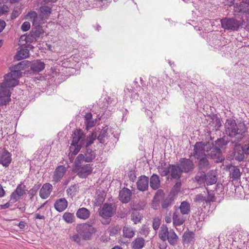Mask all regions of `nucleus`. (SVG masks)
<instances>
[{
    "mask_svg": "<svg viewBox=\"0 0 249 249\" xmlns=\"http://www.w3.org/2000/svg\"><path fill=\"white\" fill-rule=\"evenodd\" d=\"M145 240L142 237L136 238L131 244L132 249H142L144 245Z\"/></svg>",
    "mask_w": 249,
    "mask_h": 249,
    "instance_id": "obj_31",
    "label": "nucleus"
},
{
    "mask_svg": "<svg viewBox=\"0 0 249 249\" xmlns=\"http://www.w3.org/2000/svg\"><path fill=\"white\" fill-rule=\"evenodd\" d=\"M62 178V165L58 166L54 171L53 181L55 182L60 181Z\"/></svg>",
    "mask_w": 249,
    "mask_h": 249,
    "instance_id": "obj_33",
    "label": "nucleus"
},
{
    "mask_svg": "<svg viewBox=\"0 0 249 249\" xmlns=\"http://www.w3.org/2000/svg\"><path fill=\"white\" fill-rule=\"evenodd\" d=\"M30 28V23L29 22H28V21L24 22L21 26V29L22 31H23L24 32L27 31L28 30H29Z\"/></svg>",
    "mask_w": 249,
    "mask_h": 249,
    "instance_id": "obj_53",
    "label": "nucleus"
},
{
    "mask_svg": "<svg viewBox=\"0 0 249 249\" xmlns=\"http://www.w3.org/2000/svg\"><path fill=\"white\" fill-rule=\"evenodd\" d=\"M215 196L214 194L211 191H208V196L206 198V203L208 204L210 202H213L214 200Z\"/></svg>",
    "mask_w": 249,
    "mask_h": 249,
    "instance_id": "obj_50",
    "label": "nucleus"
},
{
    "mask_svg": "<svg viewBox=\"0 0 249 249\" xmlns=\"http://www.w3.org/2000/svg\"><path fill=\"white\" fill-rule=\"evenodd\" d=\"M231 147L233 148V158L241 161L244 159L245 153H249V146L245 145L244 146L241 144L234 142H231Z\"/></svg>",
    "mask_w": 249,
    "mask_h": 249,
    "instance_id": "obj_5",
    "label": "nucleus"
},
{
    "mask_svg": "<svg viewBox=\"0 0 249 249\" xmlns=\"http://www.w3.org/2000/svg\"><path fill=\"white\" fill-rule=\"evenodd\" d=\"M181 186V183L180 182H177L175 185L174 186L171 192L174 194L178 193L179 192L180 187Z\"/></svg>",
    "mask_w": 249,
    "mask_h": 249,
    "instance_id": "obj_52",
    "label": "nucleus"
},
{
    "mask_svg": "<svg viewBox=\"0 0 249 249\" xmlns=\"http://www.w3.org/2000/svg\"><path fill=\"white\" fill-rule=\"evenodd\" d=\"M108 130V127L106 126L101 130L100 134L97 137V139L100 143H104L106 141V139H107Z\"/></svg>",
    "mask_w": 249,
    "mask_h": 249,
    "instance_id": "obj_32",
    "label": "nucleus"
},
{
    "mask_svg": "<svg viewBox=\"0 0 249 249\" xmlns=\"http://www.w3.org/2000/svg\"><path fill=\"white\" fill-rule=\"evenodd\" d=\"M163 195V191H162V190H159L157 192L156 194V195H155V197H156L157 196H159V195L160 196H162Z\"/></svg>",
    "mask_w": 249,
    "mask_h": 249,
    "instance_id": "obj_62",
    "label": "nucleus"
},
{
    "mask_svg": "<svg viewBox=\"0 0 249 249\" xmlns=\"http://www.w3.org/2000/svg\"><path fill=\"white\" fill-rule=\"evenodd\" d=\"M76 230L85 240L90 239L92 235L96 231L95 228L87 223L78 225Z\"/></svg>",
    "mask_w": 249,
    "mask_h": 249,
    "instance_id": "obj_8",
    "label": "nucleus"
},
{
    "mask_svg": "<svg viewBox=\"0 0 249 249\" xmlns=\"http://www.w3.org/2000/svg\"><path fill=\"white\" fill-rule=\"evenodd\" d=\"M68 206V202L66 199L63 198V210Z\"/></svg>",
    "mask_w": 249,
    "mask_h": 249,
    "instance_id": "obj_63",
    "label": "nucleus"
},
{
    "mask_svg": "<svg viewBox=\"0 0 249 249\" xmlns=\"http://www.w3.org/2000/svg\"><path fill=\"white\" fill-rule=\"evenodd\" d=\"M205 173L203 172H200L195 176L196 181L200 185L205 184Z\"/></svg>",
    "mask_w": 249,
    "mask_h": 249,
    "instance_id": "obj_38",
    "label": "nucleus"
},
{
    "mask_svg": "<svg viewBox=\"0 0 249 249\" xmlns=\"http://www.w3.org/2000/svg\"><path fill=\"white\" fill-rule=\"evenodd\" d=\"M85 123L86 124V128L89 130L90 128L92 127L95 124V121L92 119V115L90 112L86 113L85 116Z\"/></svg>",
    "mask_w": 249,
    "mask_h": 249,
    "instance_id": "obj_29",
    "label": "nucleus"
},
{
    "mask_svg": "<svg viewBox=\"0 0 249 249\" xmlns=\"http://www.w3.org/2000/svg\"><path fill=\"white\" fill-rule=\"evenodd\" d=\"M185 217L179 213H175L173 215V223L174 226H177L181 225L185 221Z\"/></svg>",
    "mask_w": 249,
    "mask_h": 249,
    "instance_id": "obj_27",
    "label": "nucleus"
},
{
    "mask_svg": "<svg viewBox=\"0 0 249 249\" xmlns=\"http://www.w3.org/2000/svg\"><path fill=\"white\" fill-rule=\"evenodd\" d=\"M229 171L231 178L233 180H237L240 178L241 173L238 167L231 165L229 167Z\"/></svg>",
    "mask_w": 249,
    "mask_h": 249,
    "instance_id": "obj_26",
    "label": "nucleus"
},
{
    "mask_svg": "<svg viewBox=\"0 0 249 249\" xmlns=\"http://www.w3.org/2000/svg\"><path fill=\"white\" fill-rule=\"evenodd\" d=\"M84 161L77 163V159L74 161L75 167L77 171L78 176L81 178H86L91 174L93 170L92 165L90 164H83Z\"/></svg>",
    "mask_w": 249,
    "mask_h": 249,
    "instance_id": "obj_7",
    "label": "nucleus"
},
{
    "mask_svg": "<svg viewBox=\"0 0 249 249\" xmlns=\"http://www.w3.org/2000/svg\"><path fill=\"white\" fill-rule=\"evenodd\" d=\"M234 11L236 13H242L249 14V5L242 1L234 5Z\"/></svg>",
    "mask_w": 249,
    "mask_h": 249,
    "instance_id": "obj_18",
    "label": "nucleus"
},
{
    "mask_svg": "<svg viewBox=\"0 0 249 249\" xmlns=\"http://www.w3.org/2000/svg\"><path fill=\"white\" fill-rule=\"evenodd\" d=\"M211 152L209 154L210 156L212 159H216V161L218 160H221L223 159L221 158V150L219 148L213 147L210 149Z\"/></svg>",
    "mask_w": 249,
    "mask_h": 249,
    "instance_id": "obj_30",
    "label": "nucleus"
},
{
    "mask_svg": "<svg viewBox=\"0 0 249 249\" xmlns=\"http://www.w3.org/2000/svg\"><path fill=\"white\" fill-rule=\"evenodd\" d=\"M71 238H72V239L73 241H75V242H77V243L79 242H80V238H79V237L78 235V234H76L73 235L71 237Z\"/></svg>",
    "mask_w": 249,
    "mask_h": 249,
    "instance_id": "obj_56",
    "label": "nucleus"
},
{
    "mask_svg": "<svg viewBox=\"0 0 249 249\" xmlns=\"http://www.w3.org/2000/svg\"><path fill=\"white\" fill-rule=\"evenodd\" d=\"M179 209L182 215L187 214L190 211V205L186 201H183L181 203Z\"/></svg>",
    "mask_w": 249,
    "mask_h": 249,
    "instance_id": "obj_36",
    "label": "nucleus"
},
{
    "mask_svg": "<svg viewBox=\"0 0 249 249\" xmlns=\"http://www.w3.org/2000/svg\"><path fill=\"white\" fill-rule=\"evenodd\" d=\"M19 15V12L18 9H14L12 13H11V19H14L18 17Z\"/></svg>",
    "mask_w": 249,
    "mask_h": 249,
    "instance_id": "obj_54",
    "label": "nucleus"
},
{
    "mask_svg": "<svg viewBox=\"0 0 249 249\" xmlns=\"http://www.w3.org/2000/svg\"><path fill=\"white\" fill-rule=\"evenodd\" d=\"M159 238L163 241L167 240L172 246H175L178 244V237L173 229L168 230L165 225H162L159 233Z\"/></svg>",
    "mask_w": 249,
    "mask_h": 249,
    "instance_id": "obj_4",
    "label": "nucleus"
},
{
    "mask_svg": "<svg viewBox=\"0 0 249 249\" xmlns=\"http://www.w3.org/2000/svg\"><path fill=\"white\" fill-rule=\"evenodd\" d=\"M44 68L45 63L40 60L33 61L30 65V69L34 73H38L43 71Z\"/></svg>",
    "mask_w": 249,
    "mask_h": 249,
    "instance_id": "obj_20",
    "label": "nucleus"
},
{
    "mask_svg": "<svg viewBox=\"0 0 249 249\" xmlns=\"http://www.w3.org/2000/svg\"><path fill=\"white\" fill-rule=\"evenodd\" d=\"M35 219H44L45 216L44 215H41L38 213L35 214Z\"/></svg>",
    "mask_w": 249,
    "mask_h": 249,
    "instance_id": "obj_57",
    "label": "nucleus"
},
{
    "mask_svg": "<svg viewBox=\"0 0 249 249\" xmlns=\"http://www.w3.org/2000/svg\"><path fill=\"white\" fill-rule=\"evenodd\" d=\"M29 55V51L27 49L24 48L19 51L16 54L15 57L17 60H20L27 58Z\"/></svg>",
    "mask_w": 249,
    "mask_h": 249,
    "instance_id": "obj_34",
    "label": "nucleus"
},
{
    "mask_svg": "<svg viewBox=\"0 0 249 249\" xmlns=\"http://www.w3.org/2000/svg\"><path fill=\"white\" fill-rule=\"evenodd\" d=\"M160 181L159 176L153 174L150 178V186L153 190L158 189L160 186Z\"/></svg>",
    "mask_w": 249,
    "mask_h": 249,
    "instance_id": "obj_28",
    "label": "nucleus"
},
{
    "mask_svg": "<svg viewBox=\"0 0 249 249\" xmlns=\"http://www.w3.org/2000/svg\"><path fill=\"white\" fill-rule=\"evenodd\" d=\"M220 22L223 29L230 31H237L241 25L240 21L234 18H223Z\"/></svg>",
    "mask_w": 249,
    "mask_h": 249,
    "instance_id": "obj_9",
    "label": "nucleus"
},
{
    "mask_svg": "<svg viewBox=\"0 0 249 249\" xmlns=\"http://www.w3.org/2000/svg\"><path fill=\"white\" fill-rule=\"evenodd\" d=\"M40 184H36L34 185V186L32 188H31L28 192L29 196L30 197V199H32L33 197L36 195L37 192L39 190V189L40 187Z\"/></svg>",
    "mask_w": 249,
    "mask_h": 249,
    "instance_id": "obj_41",
    "label": "nucleus"
},
{
    "mask_svg": "<svg viewBox=\"0 0 249 249\" xmlns=\"http://www.w3.org/2000/svg\"><path fill=\"white\" fill-rule=\"evenodd\" d=\"M5 195V191L2 186L0 184V197H3Z\"/></svg>",
    "mask_w": 249,
    "mask_h": 249,
    "instance_id": "obj_58",
    "label": "nucleus"
},
{
    "mask_svg": "<svg viewBox=\"0 0 249 249\" xmlns=\"http://www.w3.org/2000/svg\"><path fill=\"white\" fill-rule=\"evenodd\" d=\"M173 198L172 196H169L167 197L162 203V207L164 209H166L171 206L173 202Z\"/></svg>",
    "mask_w": 249,
    "mask_h": 249,
    "instance_id": "obj_44",
    "label": "nucleus"
},
{
    "mask_svg": "<svg viewBox=\"0 0 249 249\" xmlns=\"http://www.w3.org/2000/svg\"><path fill=\"white\" fill-rule=\"evenodd\" d=\"M171 164L167 165L165 162H161L158 167L159 174L162 177L167 176L170 173Z\"/></svg>",
    "mask_w": 249,
    "mask_h": 249,
    "instance_id": "obj_24",
    "label": "nucleus"
},
{
    "mask_svg": "<svg viewBox=\"0 0 249 249\" xmlns=\"http://www.w3.org/2000/svg\"><path fill=\"white\" fill-rule=\"evenodd\" d=\"M27 16L32 20L33 24H35V22L37 18V14L35 11H31L28 13Z\"/></svg>",
    "mask_w": 249,
    "mask_h": 249,
    "instance_id": "obj_48",
    "label": "nucleus"
},
{
    "mask_svg": "<svg viewBox=\"0 0 249 249\" xmlns=\"http://www.w3.org/2000/svg\"><path fill=\"white\" fill-rule=\"evenodd\" d=\"M54 207L58 212H62V198H60L55 201L54 204Z\"/></svg>",
    "mask_w": 249,
    "mask_h": 249,
    "instance_id": "obj_45",
    "label": "nucleus"
},
{
    "mask_svg": "<svg viewBox=\"0 0 249 249\" xmlns=\"http://www.w3.org/2000/svg\"><path fill=\"white\" fill-rule=\"evenodd\" d=\"M53 190V186L49 183H45L40 188L39 196L42 199H46L50 195Z\"/></svg>",
    "mask_w": 249,
    "mask_h": 249,
    "instance_id": "obj_17",
    "label": "nucleus"
},
{
    "mask_svg": "<svg viewBox=\"0 0 249 249\" xmlns=\"http://www.w3.org/2000/svg\"><path fill=\"white\" fill-rule=\"evenodd\" d=\"M18 226L19 227V228L21 229H23L25 228V224L24 222L23 221H20L18 224Z\"/></svg>",
    "mask_w": 249,
    "mask_h": 249,
    "instance_id": "obj_60",
    "label": "nucleus"
},
{
    "mask_svg": "<svg viewBox=\"0 0 249 249\" xmlns=\"http://www.w3.org/2000/svg\"><path fill=\"white\" fill-rule=\"evenodd\" d=\"M77 217L81 219L86 220L88 219L90 215V211L86 208H79L76 212Z\"/></svg>",
    "mask_w": 249,
    "mask_h": 249,
    "instance_id": "obj_25",
    "label": "nucleus"
},
{
    "mask_svg": "<svg viewBox=\"0 0 249 249\" xmlns=\"http://www.w3.org/2000/svg\"><path fill=\"white\" fill-rule=\"evenodd\" d=\"M215 148H219V149L225 148V146L227 144L228 142L223 138L217 139L215 141Z\"/></svg>",
    "mask_w": 249,
    "mask_h": 249,
    "instance_id": "obj_40",
    "label": "nucleus"
},
{
    "mask_svg": "<svg viewBox=\"0 0 249 249\" xmlns=\"http://www.w3.org/2000/svg\"><path fill=\"white\" fill-rule=\"evenodd\" d=\"M96 132H92L90 135L86 137L81 129H75L72 134V142L70 147L69 159L73 160V156L76 155L83 147H87L93 143L96 138Z\"/></svg>",
    "mask_w": 249,
    "mask_h": 249,
    "instance_id": "obj_1",
    "label": "nucleus"
},
{
    "mask_svg": "<svg viewBox=\"0 0 249 249\" xmlns=\"http://www.w3.org/2000/svg\"><path fill=\"white\" fill-rule=\"evenodd\" d=\"M205 184L207 185H211L215 184L217 180L216 172L213 170H211L205 174Z\"/></svg>",
    "mask_w": 249,
    "mask_h": 249,
    "instance_id": "obj_23",
    "label": "nucleus"
},
{
    "mask_svg": "<svg viewBox=\"0 0 249 249\" xmlns=\"http://www.w3.org/2000/svg\"><path fill=\"white\" fill-rule=\"evenodd\" d=\"M208 151V144L204 145L202 142H197L194 145L193 156L196 159L205 157V151Z\"/></svg>",
    "mask_w": 249,
    "mask_h": 249,
    "instance_id": "obj_10",
    "label": "nucleus"
},
{
    "mask_svg": "<svg viewBox=\"0 0 249 249\" xmlns=\"http://www.w3.org/2000/svg\"><path fill=\"white\" fill-rule=\"evenodd\" d=\"M198 163V166L200 169H204L209 167V162L206 156L200 158Z\"/></svg>",
    "mask_w": 249,
    "mask_h": 249,
    "instance_id": "obj_39",
    "label": "nucleus"
},
{
    "mask_svg": "<svg viewBox=\"0 0 249 249\" xmlns=\"http://www.w3.org/2000/svg\"><path fill=\"white\" fill-rule=\"evenodd\" d=\"M16 86H10L4 81L0 86V106L6 105L11 101V93L9 88Z\"/></svg>",
    "mask_w": 249,
    "mask_h": 249,
    "instance_id": "obj_6",
    "label": "nucleus"
},
{
    "mask_svg": "<svg viewBox=\"0 0 249 249\" xmlns=\"http://www.w3.org/2000/svg\"><path fill=\"white\" fill-rule=\"evenodd\" d=\"M195 234L193 232L186 231L183 235V240L184 242L191 243L194 241Z\"/></svg>",
    "mask_w": 249,
    "mask_h": 249,
    "instance_id": "obj_35",
    "label": "nucleus"
},
{
    "mask_svg": "<svg viewBox=\"0 0 249 249\" xmlns=\"http://www.w3.org/2000/svg\"><path fill=\"white\" fill-rule=\"evenodd\" d=\"M5 22L4 20L0 19V33L3 31V30L5 27Z\"/></svg>",
    "mask_w": 249,
    "mask_h": 249,
    "instance_id": "obj_55",
    "label": "nucleus"
},
{
    "mask_svg": "<svg viewBox=\"0 0 249 249\" xmlns=\"http://www.w3.org/2000/svg\"><path fill=\"white\" fill-rule=\"evenodd\" d=\"M104 194L101 193L97 195L94 200V204L96 206H99L102 204L105 200Z\"/></svg>",
    "mask_w": 249,
    "mask_h": 249,
    "instance_id": "obj_42",
    "label": "nucleus"
},
{
    "mask_svg": "<svg viewBox=\"0 0 249 249\" xmlns=\"http://www.w3.org/2000/svg\"><path fill=\"white\" fill-rule=\"evenodd\" d=\"M9 10L8 6L0 3V15H3L7 13Z\"/></svg>",
    "mask_w": 249,
    "mask_h": 249,
    "instance_id": "obj_51",
    "label": "nucleus"
},
{
    "mask_svg": "<svg viewBox=\"0 0 249 249\" xmlns=\"http://www.w3.org/2000/svg\"><path fill=\"white\" fill-rule=\"evenodd\" d=\"M114 210L111 205L105 204L102 209L99 211V215L104 218L107 219L111 217Z\"/></svg>",
    "mask_w": 249,
    "mask_h": 249,
    "instance_id": "obj_15",
    "label": "nucleus"
},
{
    "mask_svg": "<svg viewBox=\"0 0 249 249\" xmlns=\"http://www.w3.org/2000/svg\"><path fill=\"white\" fill-rule=\"evenodd\" d=\"M11 206L9 202H7L3 205H1L0 207L2 209H6L9 207Z\"/></svg>",
    "mask_w": 249,
    "mask_h": 249,
    "instance_id": "obj_59",
    "label": "nucleus"
},
{
    "mask_svg": "<svg viewBox=\"0 0 249 249\" xmlns=\"http://www.w3.org/2000/svg\"><path fill=\"white\" fill-rule=\"evenodd\" d=\"M41 13L44 15H48L51 13V8L48 6H42L40 7Z\"/></svg>",
    "mask_w": 249,
    "mask_h": 249,
    "instance_id": "obj_47",
    "label": "nucleus"
},
{
    "mask_svg": "<svg viewBox=\"0 0 249 249\" xmlns=\"http://www.w3.org/2000/svg\"><path fill=\"white\" fill-rule=\"evenodd\" d=\"M63 219L66 222L69 223H71L74 221L75 216L73 213H65L63 214Z\"/></svg>",
    "mask_w": 249,
    "mask_h": 249,
    "instance_id": "obj_43",
    "label": "nucleus"
},
{
    "mask_svg": "<svg viewBox=\"0 0 249 249\" xmlns=\"http://www.w3.org/2000/svg\"><path fill=\"white\" fill-rule=\"evenodd\" d=\"M226 134L230 137H237L238 141H241L243 134L247 131V128L245 124L239 123L238 124L235 121L231 118L227 120L225 124Z\"/></svg>",
    "mask_w": 249,
    "mask_h": 249,
    "instance_id": "obj_2",
    "label": "nucleus"
},
{
    "mask_svg": "<svg viewBox=\"0 0 249 249\" xmlns=\"http://www.w3.org/2000/svg\"><path fill=\"white\" fill-rule=\"evenodd\" d=\"M161 219L159 217L154 219L153 222V228L155 230H157L160 226Z\"/></svg>",
    "mask_w": 249,
    "mask_h": 249,
    "instance_id": "obj_49",
    "label": "nucleus"
},
{
    "mask_svg": "<svg viewBox=\"0 0 249 249\" xmlns=\"http://www.w3.org/2000/svg\"><path fill=\"white\" fill-rule=\"evenodd\" d=\"M123 234L125 237L130 238L134 236L135 231L130 226H125L123 228Z\"/></svg>",
    "mask_w": 249,
    "mask_h": 249,
    "instance_id": "obj_37",
    "label": "nucleus"
},
{
    "mask_svg": "<svg viewBox=\"0 0 249 249\" xmlns=\"http://www.w3.org/2000/svg\"><path fill=\"white\" fill-rule=\"evenodd\" d=\"M73 58L74 57L71 56L67 59L63 60V68H66V71L63 70V72H69V74L67 76L71 75L75 71L73 67L75 66L76 61L74 60Z\"/></svg>",
    "mask_w": 249,
    "mask_h": 249,
    "instance_id": "obj_14",
    "label": "nucleus"
},
{
    "mask_svg": "<svg viewBox=\"0 0 249 249\" xmlns=\"http://www.w3.org/2000/svg\"><path fill=\"white\" fill-rule=\"evenodd\" d=\"M25 61H22L18 64L10 67L11 72L6 74L4 79L7 84L10 86H17L19 82V78L22 76V72L21 70L25 68Z\"/></svg>",
    "mask_w": 249,
    "mask_h": 249,
    "instance_id": "obj_3",
    "label": "nucleus"
},
{
    "mask_svg": "<svg viewBox=\"0 0 249 249\" xmlns=\"http://www.w3.org/2000/svg\"><path fill=\"white\" fill-rule=\"evenodd\" d=\"M26 186L21 182L10 196V199L15 203L18 200L25 194Z\"/></svg>",
    "mask_w": 249,
    "mask_h": 249,
    "instance_id": "obj_11",
    "label": "nucleus"
},
{
    "mask_svg": "<svg viewBox=\"0 0 249 249\" xmlns=\"http://www.w3.org/2000/svg\"><path fill=\"white\" fill-rule=\"evenodd\" d=\"M182 173V171L180 166L178 165H170V173L172 178L179 179Z\"/></svg>",
    "mask_w": 249,
    "mask_h": 249,
    "instance_id": "obj_21",
    "label": "nucleus"
},
{
    "mask_svg": "<svg viewBox=\"0 0 249 249\" xmlns=\"http://www.w3.org/2000/svg\"><path fill=\"white\" fill-rule=\"evenodd\" d=\"M11 161V156L7 151H3L0 153V164L3 166L8 167Z\"/></svg>",
    "mask_w": 249,
    "mask_h": 249,
    "instance_id": "obj_19",
    "label": "nucleus"
},
{
    "mask_svg": "<svg viewBox=\"0 0 249 249\" xmlns=\"http://www.w3.org/2000/svg\"><path fill=\"white\" fill-rule=\"evenodd\" d=\"M179 165L182 172L189 173L193 170L195 167L193 160L189 159L181 158L179 160Z\"/></svg>",
    "mask_w": 249,
    "mask_h": 249,
    "instance_id": "obj_13",
    "label": "nucleus"
},
{
    "mask_svg": "<svg viewBox=\"0 0 249 249\" xmlns=\"http://www.w3.org/2000/svg\"><path fill=\"white\" fill-rule=\"evenodd\" d=\"M165 221L166 223H169L171 222L172 219L169 216H166L165 218Z\"/></svg>",
    "mask_w": 249,
    "mask_h": 249,
    "instance_id": "obj_64",
    "label": "nucleus"
},
{
    "mask_svg": "<svg viewBox=\"0 0 249 249\" xmlns=\"http://www.w3.org/2000/svg\"><path fill=\"white\" fill-rule=\"evenodd\" d=\"M131 196V191L128 188H124L120 191L119 197L121 202L127 203L130 200Z\"/></svg>",
    "mask_w": 249,
    "mask_h": 249,
    "instance_id": "obj_16",
    "label": "nucleus"
},
{
    "mask_svg": "<svg viewBox=\"0 0 249 249\" xmlns=\"http://www.w3.org/2000/svg\"><path fill=\"white\" fill-rule=\"evenodd\" d=\"M149 179L145 176H142L137 181V185L138 190L144 191L148 189Z\"/></svg>",
    "mask_w": 249,
    "mask_h": 249,
    "instance_id": "obj_22",
    "label": "nucleus"
},
{
    "mask_svg": "<svg viewBox=\"0 0 249 249\" xmlns=\"http://www.w3.org/2000/svg\"><path fill=\"white\" fill-rule=\"evenodd\" d=\"M194 201L198 204L204 202L206 203V197L201 194H198L195 196Z\"/></svg>",
    "mask_w": 249,
    "mask_h": 249,
    "instance_id": "obj_46",
    "label": "nucleus"
},
{
    "mask_svg": "<svg viewBox=\"0 0 249 249\" xmlns=\"http://www.w3.org/2000/svg\"><path fill=\"white\" fill-rule=\"evenodd\" d=\"M96 157L95 151L88 149L86 152L83 154H79L76 159H77V163L80 161H84L85 162H89L92 161Z\"/></svg>",
    "mask_w": 249,
    "mask_h": 249,
    "instance_id": "obj_12",
    "label": "nucleus"
},
{
    "mask_svg": "<svg viewBox=\"0 0 249 249\" xmlns=\"http://www.w3.org/2000/svg\"><path fill=\"white\" fill-rule=\"evenodd\" d=\"M132 220L134 221L135 224H136L140 221V218L138 217H136V218H135L134 214L132 216Z\"/></svg>",
    "mask_w": 249,
    "mask_h": 249,
    "instance_id": "obj_61",
    "label": "nucleus"
}]
</instances>
